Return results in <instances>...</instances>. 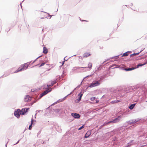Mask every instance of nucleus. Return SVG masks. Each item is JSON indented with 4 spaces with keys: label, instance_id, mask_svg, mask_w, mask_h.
I'll list each match as a JSON object with an SVG mask.
<instances>
[{
    "label": "nucleus",
    "instance_id": "33",
    "mask_svg": "<svg viewBox=\"0 0 147 147\" xmlns=\"http://www.w3.org/2000/svg\"><path fill=\"white\" fill-rule=\"evenodd\" d=\"M112 123V121H109V122H107V123H104V125H106L108 124H109V123Z\"/></svg>",
    "mask_w": 147,
    "mask_h": 147
},
{
    "label": "nucleus",
    "instance_id": "7",
    "mask_svg": "<svg viewBox=\"0 0 147 147\" xmlns=\"http://www.w3.org/2000/svg\"><path fill=\"white\" fill-rule=\"evenodd\" d=\"M72 70L73 71L76 70L77 73L81 72L83 70L82 67H74Z\"/></svg>",
    "mask_w": 147,
    "mask_h": 147
},
{
    "label": "nucleus",
    "instance_id": "3",
    "mask_svg": "<svg viewBox=\"0 0 147 147\" xmlns=\"http://www.w3.org/2000/svg\"><path fill=\"white\" fill-rule=\"evenodd\" d=\"M63 100L62 99V98H60L59 99V100H58L57 101L55 102L53 104H52L49 107H48V108H46L45 110V114H47L48 112V111H49L50 112V111H52V110L51 109H50V108L51 106L54 105L55 104H56L57 103H59L60 102H62L63 101Z\"/></svg>",
    "mask_w": 147,
    "mask_h": 147
},
{
    "label": "nucleus",
    "instance_id": "1",
    "mask_svg": "<svg viewBox=\"0 0 147 147\" xmlns=\"http://www.w3.org/2000/svg\"><path fill=\"white\" fill-rule=\"evenodd\" d=\"M28 63H24L23 65L21 66V67H20L18 68L14 72V73H18L19 72L22 71V70H25L28 68V65L27 64Z\"/></svg>",
    "mask_w": 147,
    "mask_h": 147
},
{
    "label": "nucleus",
    "instance_id": "12",
    "mask_svg": "<svg viewBox=\"0 0 147 147\" xmlns=\"http://www.w3.org/2000/svg\"><path fill=\"white\" fill-rule=\"evenodd\" d=\"M92 67V64L91 63H89L88 64V66L85 67H83V70L84 69H87V70H90Z\"/></svg>",
    "mask_w": 147,
    "mask_h": 147
},
{
    "label": "nucleus",
    "instance_id": "42",
    "mask_svg": "<svg viewBox=\"0 0 147 147\" xmlns=\"http://www.w3.org/2000/svg\"><path fill=\"white\" fill-rule=\"evenodd\" d=\"M68 133H69L68 132H66V133L63 135V136H66Z\"/></svg>",
    "mask_w": 147,
    "mask_h": 147
},
{
    "label": "nucleus",
    "instance_id": "4",
    "mask_svg": "<svg viewBox=\"0 0 147 147\" xmlns=\"http://www.w3.org/2000/svg\"><path fill=\"white\" fill-rule=\"evenodd\" d=\"M14 115L16 117L18 118H19L20 117V115H21V110L19 109L16 110L14 111Z\"/></svg>",
    "mask_w": 147,
    "mask_h": 147
},
{
    "label": "nucleus",
    "instance_id": "51",
    "mask_svg": "<svg viewBox=\"0 0 147 147\" xmlns=\"http://www.w3.org/2000/svg\"><path fill=\"white\" fill-rule=\"evenodd\" d=\"M45 35H44V36H43V37H42V39H43V38H44V37H45Z\"/></svg>",
    "mask_w": 147,
    "mask_h": 147
},
{
    "label": "nucleus",
    "instance_id": "52",
    "mask_svg": "<svg viewBox=\"0 0 147 147\" xmlns=\"http://www.w3.org/2000/svg\"><path fill=\"white\" fill-rule=\"evenodd\" d=\"M20 6L22 7V3L20 4Z\"/></svg>",
    "mask_w": 147,
    "mask_h": 147
},
{
    "label": "nucleus",
    "instance_id": "62",
    "mask_svg": "<svg viewBox=\"0 0 147 147\" xmlns=\"http://www.w3.org/2000/svg\"><path fill=\"white\" fill-rule=\"evenodd\" d=\"M56 87V86H54V88H55Z\"/></svg>",
    "mask_w": 147,
    "mask_h": 147
},
{
    "label": "nucleus",
    "instance_id": "64",
    "mask_svg": "<svg viewBox=\"0 0 147 147\" xmlns=\"http://www.w3.org/2000/svg\"><path fill=\"white\" fill-rule=\"evenodd\" d=\"M34 122H36V120H34Z\"/></svg>",
    "mask_w": 147,
    "mask_h": 147
},
{
    "label": "nucleus",
    "instance_id": "8",
    "mask_svg": "<svg viewBox=\"0 0 147 147\" xmlns=\"http://www.w3.org/2000/svg\"><path fill=\"white\" fill-rule=\"evenodd\" d=\"M45 87L44 86H41L38 89H31V91L33 92H38L39 90H40L42 89L43 90L45 89Z\"/></svg>",
    "mask_w": 147,
    "mask_h": 147
},
{
    "label": "nucleus",
    "instance_id": "19",
    "mask_svg": "<svg viewBox=\"0 0 147 147\" xmlns=\"http://www.w3.org/2000/svg\"><path fill=\"white\" fill-rule=\"evenodd\" d=\"M48 49L45 47H43V53L46 54L48 53Z\"/></svg>",
    "mask_w": 147,
    "mask_h": 147
},
{
    "label": "nucleus",
    "instance_id": "22",
    "mask_svg": "<svg viewBox=\"0 0 147 147\" xmlns=\"http://www.w3.org/2000/svg\"><path fill=\"white\" fill-rule=\"evenodd\" d=\"M136 68H134V67H131V68H125L124 70L126 71H129L131 70H134V69H135Z\"/></svg>",
    "mask_w": 147,
    "mask_h": 147
},
{
    "label": "nucleus",
    "instance_id": "32",
    "mask_svg": "<svg viewBox=\"0 0 147 147\" xmlns=\"http://www.w3.org/2000/svg\"><path fill=\"white\" fill-rule=\"evenodd\" d=\"M43 112V111L42 110H36V113H40V112Z\"/></svg>",
    "mask_w": 147,
    "mask_h": 147
},
{
    "label": "nucleus",
    "instance_id": "2",
    "mask_svg": "<svg viewBox=\"0 0 147 147\" xmlns=\"http://www.w3.org/2000/svg\"><path fill=\"white\" fill-rule=\"evenodd\" d=\"M52 89L51 88L50 90L47 89L45 91L41 93L39 96V97L37 100H35L33 101V103H35L40 98L42 97L43 96L47 94L48 93L50 92L52 90Z\"/></svg>",
    "mask_w": 147,
    "mask_h": 147
},
{
    "label": "nucleus",
    "instance_id": "50",
    "mask_svg": "<svg viewBox=\"0 0 147 147\" xmlns=\"http://www.w3.org/2000/svg\"><path fill=\"white\" fill-rule=\"evenodd\" d=\"M8 141L5 144V146H6V147H7V144L8 143Z\"/></svg>",
    "mask_w": 147,
    "mask_h": 147
},
{
    "label": "nucleus",
    "instance_id": "49",
    "mask_svg": "<svg viewBox=\"0 0 147 147\" xmlns=\"http://www.w3.org/2000/svg\"><path fill=\"white\" fill-rule=\"evenodd\" d=\"M37 113H36L35 115H34V117H35V118H36V114H37Z\"/></svg>",
    "mask_w": 147,
    "mask_h": 147
},
{
    "label": "nucleus",
    "instance_id": "13",
    "mask_svg": "<svg viewBox=\"0 0 147 147\" xmlns=\"http://www.w3.org/2000/svg\"><path fill=\"white\" fill-rule=\"evenodd\" d=\"M54 127H55L56 130L59 132H61L62 131V129L61 127L58 126V125H57L56 126L55 125L54 126Z\"/></svg>",
    "mask_w": 147,
    "mask_h": 147
},
{
    "label": "nucleus",
    "instance_id": "20",
    "mask_svg": "<svg viewBox=\"0 0 147 147\" xmlns=\"http://www.w3.org/2000/svg\"><path fill=\"white\" fill-rule=\"evenodd\" d=\"M10 74L9 72L8 71L5 72L3 76H1V77H5L8 76Z\"/></svg>",
    "mask_w": 147,
    "mask_h": 147
},
{
    "label": "nucleus",
    "instance_id": "27",
    "mask_svg": "<svg viewBox=\"0 0 147 147\" xmlns=\"http://www.w3.org/2000/svg\"><path fill=\"white\" fill-rule=\"evenodd\" d=\"M135 105V104H133L131 105H130L129 107V108L131 109H133V108L134 107Z\"/></svg>",
    "mask_w": 147,
    "mask_h": 147
},
{
    "label": "nucleus",
    "instance_id": "18",
    "mask_svg": "<svg viewBox=\"0 0 147 147\" xmlns=\"http://www.w3.org/2000/svg\"><path fill=\"white\" fill-rule=\"evenodd\" d=\"M33 118L32 117V119H31V123L30 124V125H29V127H28V129L30 130H31V129H32V123H33Z\"/></svg>",
    "mask_w": 147,
    "mask_h": 147
},
{
    "label": "nucleus",
    "instance_id": "55",
    "mask_svg": "<svg viewBox=\"0 0 147 147\" xmlns=\"http://www.w3.org/2000/svg\"><path fill=\"white\" fill-rule=\"evenodd\" d=\"M42 32H44V29H43L42 30Z\"/></svg>",
    "mask_w": 147,
    "mask_h": 147
},
{
    "label": "nucleus",
    "instance_id": "44",
    "mask_svg": "<svg viewBox=\"0 0 147 147\" xmlns=\"http://www.w3.org/2000/svg\"><path fill=\"white\" fill-rule=\"evenodd\" d=\"M37 145H36V144H34V146H35V147H36V146H37V147H38V144H37Z\"/></svg>",
    "mask_w": 147,
    "mask_h": 147
},
{
    "label": "nucleus",
    "instance_id": "14",
    "mask_svg": "<svg viewBox=\"0 0 147 147\" xmlns=\"http://www.w3.org/2000/svg\"><path fill=\"white\" fill-rule=\"evenodd\" d=\"M45 143V141H43V140L41 139H40L39 140H38L36 142V144L38 145H40V144H41L42 145L43 144Z\"/></svg>",
    "mask_w": 147,
    "mask_h": 147
},
{
    "label": "nucleus",
    "instance_id": "10",
    "mask_svg": "<svg viewBox=\"0 0 147 147\" xmlns=\"http://www.w3.org/2000/svg\"><path fill=\"white\" fill-rule=\"evenodd\" d=\"M31 97L29 95H26L24 98V101L25 102H28L31 100Z\"/></svg>",
    "mask_w": 147,
    "mask_h": 147
},
{
    "label": "nucleus",
    "instance_id": "59",
    "mask_svg": "<svg viewBox=\"0 0 147 147\" xmlns=\"http://www.w3.org/2000/svg\"><path fill=\"white\" fill-rule=\"evenodd\" d=\"M98 102V101L97 100V101H96V103H97Z\"/></svg>",
    "mask_w": 147,
    "mask_h": 147
},
{
    "label": "nucleus",
    "instance_id": "30",
    "mask_svg": "<svg viewBox=\"0 0 147 147\" xmlns=\"http://www.w3.org/2000/svg\"><path fill=\"white\" fill-rule=\"evenodd\" d=\"M41 55H40V56H39V57H38L32 63V64H33V63H34V62H35L36 60L38 58H39V57H41Z\"/></svg>",
    "mask_w": 147,
    "mask_h": 147
},
{
    "label": "nucleus",
    "instance_id": "39",
    "mask_svg": "<svg viewBox=\"0 0 147 147\" xmlns=\"http://www.w3.org/2000/svg\"><path fill=\"white\" fill-rule=\"evenodd\" d=\"M39 145H38V147H46V146H43V145H42V144L40 146H39Z\"/></svg>",
    "mask_w": 147,
    "mask_h": 147
},
{
    "label": "nucleus",
    "instance_id": "60",
    "mask_svg": "<svg viewBox=\"0 0 147 147\" xmlns=\"http://www.w3.org/2000/svg\"><path fill=\"white\" fill-rule=\"evenodd\" d=\"M49 70H50V69H48L47 70V71H49Z\"/></svg>",
    "mask_w": 147,
    "mask_h": 147
},
{
    "label": "nucleus",
    "instance_id": "26",
    "mask_svg": "<svg viewBox=\"0 0 147 147\" xmlns=\"http://www.w3.org/2000/svg\"><path fill=\"white\" fill-rule=\"evenodd\" d=\"M130 53V52L129 51H128V52H126V53H124L123 54V55H122V57H123V56H127L128 55V53Z\"/></svg>",
    "mask_w": 147,
    "mask_h": 147
},
{
    "label": "nucleus",
    "instance_id": "11",
    "mask_svg": "<svg viewBox=\"0 0 147 147\" xmlns=\"http://www.w3.org/2000/svg\"><path fill=\"white\" fill-rule=\"evenodd\" d=\"M100 84V83L98 81H96L94 82H93L90 84V87H95L99 85Z\"/></svg>",
    "mask_w": 147,
    "mask_h": 147
},
{
    "label": "nucleus",
    "instance_id": "6",
    "mask_svg": "<svg viewBox=\"0 0 147 147\" xmlns=\"http://www.w3.org/2000/svg\"><path fill=\"white\" fill-rule=\"evenodd\" d=\"M83 88L81 89V92L78 94V98L75 100L76 103H78L82 99V96L83 95Z\"/></svg>",
    "mask_w": 147,
    "mask_h": 147
},
{
    "label": "nucleus",
    "instance_id": "28",
    "mask_svg": "<svg viewBox=\"0 0 147 147\" xmlns=\"http://www.w3.org/2000/svg\"><path fill=\"white\" fill-rule=\"evenodd\" d=\"M72 92H71L69 94H68L67 95V96H65V97H64V98H62V99L63 100V101H64L67 98V97L70 94H71V93H72Z\"/></svg>",
    "mask_w": 147,
    "mask_h": 147
},
{
    "label": "nucleus",
    "instance_id": "15",
    "mask_svg": "<svg viewBox=\"0 0 147 147\" xmlns=\"http://www.w3.org/2000/svg\"><path fill=\"white\" fill-rule=\"evenodd\" d=\"M120 117L118 116L117 118L115 119L112 121V123H115L118 122L120 120Z\"/></svg>",
    "mask_w": 147,
    "mask_h": 147
},
{
    "label": "nucleus",
    "instance_id": "43",
    "mask_svg": "<svg viewBox=\"0 0 147 147\" xmlns=\"http://www.w3.org/2000/svg\"><path fill=\"white\" fill-rule=\"evenodd\" d=\"M52 16H53L52 15H50L49 14L48 16L50 17V18H49V19H50Z\"/></svg>",
    "mask_w": 147,
    "mask_h": 147
},
{
    "label": "nucleus",
    "instance_id": "25",
    "mask_svg": "<svg viewBox=\"0 0 147 147\" xmlns=\"http://www.w3.org/2000/svg\"><path fill=\"white\" fill-rule=\"evenodd\" d=\"M57 79H55L53 81H51V83L52 84V85L53 86V85L55 84L57 82Z\"/></svg>",
    "mask_w": 147,
    "mask_h": 147
},
{
    "label": "nucleus",
    "instance_id": "37",
    "mask_svg": "<svg viewBox=\"0 0 147 147\" xmlns=\"http://www.w3.org/2000/svg\"><path fill=\"white\" fill-rule=\"evenodd\" d=\"M95 99V97H92L91 98H90V100L92 101L94 100Z\"/></svg>",
    "mask_w": 147,
    "mask_h": 147
},
{
    "label": "nucleus",
    "instance_id": "57",
    "mask_svg": "<svg viewBox=\"0 0 147 147\" xmlns=\"http://www.w3.org/2000/svg\"><path fill=\"white\" fill-rule=\"evenodd\" d=\"M76 55H73V56H76ZM73 57V56H72L71 57Z\"/></svg>",
    "mask_w": 147,
    "mask_h": 147
},
{
    "label": "nucleus",
    "instance_id": "63",
    "mask_svg": "<svg viewBox=\"0 0 147 147\" xmlns=\"http://www.w3.org/2000/svg\"><path fill=\"white\" fill-rule=\"evenodd\" d=\"M45 18H47L46 17H45Z\"/></svg>",
    "mask_w": 147,
    "mask_h": 147
},
{
    "label": "nucleus",
    "instance_id": "5",
    "mask_svg": "<svg viewBox=\"0 0 147 147\" xmlns=\"http://www.w3.org/2000/svg\"><path fill=\"white\" fill-rule=\"evenodd\" d=\"M29 109V108L25 107L24 108H22L21 111V115H26L28 112Z\"/></svg>",
    "mask_w": 147,
    "mask_h": 147
},
{
    "label": "nucleus",
    "instance_id": "36",
    "mask_svg": "<svg viewBox=\"0 0 147 147\" xmlns=\"http://www.w3.org/2000/svg\"><path fill=\"white\" fill-rule=\"evenodd\" d=\"M83 129V125L78 128V130H80Z\"/></svg>",
    "mask_w": 147,
    "mask_h": 147
},
{
    "label": "nucleus",
    "instance_id": "9",
    "mask_svg": "<svg viewBox=\"0 0 147 147\" xmlns=\"http://www.w3.org/2000/svg\"><path fill=\"white\" fill-rule=\"evenodd\" d=\"M71 116L74 118L78 119L80 117L81 115L77 113H71Z\"/></svg>",
    "mask_w": 147,
    "mask_h": 147
},
{
    "label": "nucleus",
    "instance_id": "34",
    "mask_svg": "<svg viewBox=\"0 0 147 147\" xmlns=\"http://www.w3.org/2000/svg\"><path fill=\"white\" fill-rule=\"evenodd\" d=\"M66 57H67V56H66L64 58V61H67L70 58V57L68 58H66Z\"/></svg>",
    "mask_w": 147,
    "mask_h": 147
},
{
    "label": "nucleus",
    "instance_id": "53",
    "mask_svg": "<svg viewBox=\"0 0 147 147\" xmlns=\"http://www.w3.org/2000/svg\"><path fill=\"white\" fill-rule=\"evenodd\" d=\"M39 65V64H37V65H36L35 66H33V67H34V66H37L38 65Z\"/></svg>",
    "mask_w": 147,
    "mask_h": 147
},
{
    "label": "nucleus",
    "instance_id": "46",
    "mask_svg": "<svg viewBox=\"0 0 147 147\" xmlns=\"http://www.w3.org/2000/svg\"><path fill=\"white\" fill-rule=\"evenodd\" d=\"M10 30V29H9V30H6L5 31H6L7 32H8Z\"/></svg>",
    "mask_w": 147,
    "mask_h": 147
},
{
    "label": "nucleus",
    "instance_id": "16",
    "mask_svg": "<svg viewBox=\"0 0 147 147\" xmlns=\"http://www.w3.org/2000/svg\"><path fill=\"white\" fill-rule=\"evenodd\" d=\"M82 83H83V79L82 80L81 82V83L80 84L78 85L74 89V90L71 92L72 93L75 90H77L81 86V84H82Z\"/></svg>",
    "mask_w": 147,
    "mask_h": 147
},
{
    "label": "nucleus",
    "instance_id": "24",
    "mask_svg": "<svg viewBox=\"0 0 147 147\" xmlns=\"http://www.w3.org/2000/svg\"><path fill=\"white\" fill-rule=\"evenodd\" d=\"M44 86H45V89H46V90L49 89L48 88L50 86H53L52 84H51H51H47V86H46V85H44Z\"/></svg>",
    "mask_w": 147,
    "mask_h": 147
},
{
    "label": "nucleus",
    "instance_id": "29",
    "mask_svg": "<svg viewBox=\"0 0 147 147\" xmlns=\"http://www.w3.org/2000/svg\"><path fill=\"white\" fill-rule=\"evenodd\" d=\"M146 64V63H144L142 64H138L137 65V67H139L142 66Z\"/></svg>",
    "mask_w": 147,
    "mask_h": 147
},
{
    "label": "nucleus",
    "instance_id": "45",
    "mask_svg": "<svg viewBox=\"0 0 147 147\" xmlns=\"http://www.w3.org/2000/svg\"><path fill=\"white\" fill-rule=\"evenodd\" d=\"M115 102H116V101H112V103H116Z\"/></svg>",
    "mask_w": 147,
    "mask_h": 147
},
{
    "label": "nucleus",
    "instance_id": "47",
    "mask_svg": "<svg viewBox=\"0 0 147 147\" xmlns=\"http://www.w3.org/2000/svg\"><path fill=\"white\" fill-rule=\"evenodd\" d=\"M120 101H119V100H117L115 102L117 103L118 102H120Z\"/></svg>",
    "mask_w": 147,
    "mask_h": 147
},
{
    "label": "nucleus",
    "instance_id": "41",
    "mask_svg": "<svg viewBox=\"0 0 147 147\" xmlns=\"http://www.w3.org/2000/svg\"><path fill=\"white\" fill-rule=\"evenodd\" d=\"M41 133V131H40L37 133V136H38V135H39Z\"/></svg>",
    "mask_w": 147,
    "mask_h": 147
},
{
    "label": "nucleus",
    "instance_id": "35",
    "mask_svg": "<svg viewBox=\"0 0 147 147\" xmlns=\"http://www.w3.org/2000/svg\"><path fill=\"white\" fill-rule=\"evenodd\" d=\"M45 64V63H42L39 66V67H41L42 66H43Z\"/></svg>",
    "mask_w": 147,
    "mask_h": 147
},
{
    "label": "nucleus",
    "instance_id": "48",
    "mask_svg": "<svg viewBox=\"0 0 147 147\" xmlns=\"http://www.w3.org/2000/svg\"><path fill=\"white\" fill-rule=\"evenodd\" d=\"M79 19H80V20L81 21H82V22H83V20H82L80 18V17H79Z\"/></svg>",
    "mask_w": 147,
    "mask_h": 147
},
{
    "label": "nucleus",
    "instance_id": "23",
    "mask_svg": "<svg viewBox=\"0 0 147 147\" xmlns=\"http://www.w3.org/2000/svg\"><path fill=\"white\" fill-rule=\"evenodd\" d=\"M53 110L54 112L56 113H58L61 110V109H53Z\"/></svg>",
    "mask_w": 147,
    "mask_h": 147
},
{
    "label": "nucleus",
    "instance_id": "17",
    "mask_svg": "<svg viewBox=\"0 0 147 147\" xmlns=\"http://www.w3.org/2000/svg\"><path fill=\"white\" fill-rule=\"evenodd\" d=\"M91 132L90 131H88L86 134L85 137L86 138L88 137L91 134Z\"/></svg>",
    "mask_w": 147,
    "mask_h": 147
},
{
    "label": "nucleus",
    "instance_id": "38",
    "mask_svg": "<svg viewBox=\"0 0 147 147\" xmlns=\"http://www.w3.org/2000/svg\"><path fill=\"white\" fill-rule=\"evenodd\" d=\"M20 139L15 144H13V145H15L16 144H18V143L20 142Z\"/></svg>",
    "mask_w": 147,
    "mask_h": 147
},
{
    "label": "nucleus",
    "instance_id": "40",
    "mask_svg": "<svg viewBox=\"0 0 147 147\" xmlns=\"http://www.w3.org/2000/svg\"><path fill=\"white\" fill-rule=\"evenodd\" d=\"M65 63V61H63L62 62V65L61 66L63 65Z\"/></svg>",
    "mask_w": 147,
    "mask_h": 147
},
{
    "label": "nucleus",
    "instance_id": "56",
    "mask_svg": "<svg viewBox=\"0 0 147 147\" xmlns=\"http://www.w3.org/2000/svg\"><path fill=\"white\" fill-rule=\"evenodd\" d=\"M27 26V28H28V27L29 28V25H28V26Z\"/></svg>",
    "mask_w": 147,
    "mask_h": 147
},
{
    "label": "nucleus",
    "instance_id": "21",
    "mask_svg": "<svg viewBox=\"0 0 147 147\" xmlns=\"http://www.w3.org/2000/svg\"><path fill=\"white\" fill-rule=\"evenodd\" d=\"M90 55L91 54L90 53H86L84 54L83 57H87Z\"/></svg>",
    "mask_w": 147,
    "mask_h": 147
},
{
    "label": "nucleus",
    "instance_id": "58",
    "mask_svg": "<svg viewBox=\"0 0 147 147\" xmlns=\"http://www.w3.org/2000/svg\"><path fill=\"white\" fill-rule=\"evenodd\" d=\"M44 13H47L46 12H45V11H42Z\"/></svg>",
    "mask_w": 147,
    "mask_h": 147
},
{
    "label": "nucleus",
    "instance_id": "61",
    "mask_svg": "<svg viewBox=\"0 0 147 147\" xmlns=\"http://www.w3.org/2000/svg\"><path fill=\"white\" fill-rule=\"evenodd\" d=\"M137 121H134V122H135V123H136V122H137Z\"/></svg>",
    "mask_w": 147,
    "mask_h": 147
},
{
    "label": "nucleus",
    "instance_id": "54",
    "mask_svg": "<svg viewBox=\"0 0 147 147\" xmlns=\"http://www.w3.org/2000/svg\"><path fill=\"white\" fill-rule=\"evenodd\" d=\"M80 57H81V58L82 59V57L81 56H79V58H80Z\"/></svg>",
    "mask_w": 147,
    "mask_h": 147
},
{
    "label": "nucleus",
    "instance_id": "31",
    "mask_svg": "<svg viewBox=\"0 0 147 147\" xmlns=\"http://www.w3.org/2000/svg\"><path fill=\"white\" fill-rule=\"evenodd\" d=\"M139 54V53H134L133 54H131V57L133 55H138Z\"/></svg>",
    "mask_w": 147,
    "mask_h": 147
}]
</instances>
